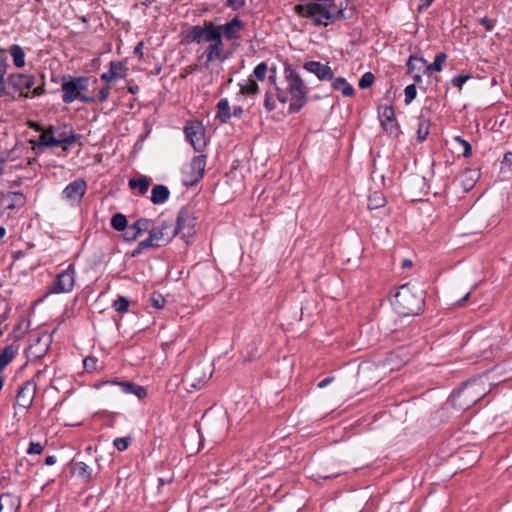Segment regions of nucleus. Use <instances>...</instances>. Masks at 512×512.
Segmentation results:
<instances>
[{"label":"nucleus","mask_w":512,"mask_h":512,"mask_svg":"<svg viewBox=\"0 0 512 512\" xmlns=\"http://www.w3.org/2000/svg\"><path fill=\"white\" fill-rule=\"evenodd\" d=\"M303 68L313 73L320 81L332 80L334 77L331 67L318 61H308L303 65Z\"/></svg>","instance_id":"obj_17"},{"label":"nucleus","mask_w":512,"mask_h":512,"mask_svg":"<svg viewBox=\"0 0 512 512\" xmlns=\"http://www.w3.org/2000/svg\"><path fill=\"white\" fill-rule=\"evenodd\" d=\"M88 86L89 78L86 76H63L61 83L62 101L65 104H70L75 100L82 103L93 102L94 97L85 94Z\"/></svg>","instance_id":"obj_6"},{"label":"nucleus","mask_w":512,"mask_h":512,"mask_svg":"<svg viewBox=\"0 0 512 512\" xmlns=\"http://www.w3.org/2000/svg\"><path fill=\"white\" fill-rule=\"evenodd\" d=\"M0 97H13V92L10 90L5 79H0Z\"/></svg>","instance_id":"obj_51"},{"label":"nucleus","mask_w":512,"mask_h":512,"mask_svg":"<svg viewBox=\"0 0 512 512\" xmlns=\"http://www.w3.org/2000/svg\"><path fill=\"white\" fill-rule=\"evenodd\" d=\"M112 307L115 309V311L123 313L128 310L129 307V301L127 298L123 296H119L117 299L113 301Z\"/></svg>","instance_id":"obj_39"},{"label":"nucleus","mask_w":512,"mask_h":512,"mask_svg":"<svg viewBox=\"0 0 512 512\" xmlns=\"http://www.w3.org/2000/svg\"><path fill=\"white\" fill-rule=\"evenodd\" d=\"M35 84V77L29 74L12 73L7 77L10 90L18 92L20 97H30L29 89Z\"/></svg>","instance_id":"obj_9"},{"label":"nucleus","mask_w":512,"mask_h":512,"mask_svg":"<svg viewBox=\"0 0 512 512\" xmlns=\"http://www.w3.org/2000/svg\"><path fill=\"white\" fill-rule=\"evenodd\" d=\"M374 75L371 72L365 73L359 80V87L361 89L369 88L374 82Z\"/></svg>","instance_id":"obj_45"},{"label":"nucleus","mask_w":512,"mask_h":512,"mask_svg":"<svg viewBox=\"0 0 512 512\" xmlns=\"http://www.w3.org/2000/svg\"><path fill=\"white\" fill-rule=\"evenodd\" d=\"M480 23L485 27L487 31H491L495 26V20H492L488 17L481 18Z\"/></svg>","instance_id":"obj_54"},{"label":"nucleus","mask_w":512,"mask_h":512,"mask_svg":"<svg viewBox=\"0 0 512 512\" xmlns=\"http://www.w3.org/2000/svg\"><path fill=\"white\" fill-rule=\"evenodd\" d=\"M296 13L303 17L311 19L316 26H328L339 18H346L343 9H336L335 5H327L319 2H308L298 4L295 7Z\"/></svg>","instance_id":"obj_3"},{"label":"nucleus","mask_w":512,"mask_h":512,"mask_svg":"<svg viewBox=\"0 0 512 512\" xmlns=\"http://www.w3.org/2000/svg\"><path fill=\"white\" fill-rule=\"evenodd\" d=\"M424 299L423 290L404 284L394 295L392 305L395 311L402 316H415L423 310Z\"/></svg>","instance_id":"obj_4"},{"label":"nucleus","mask_w":512,"mask_h":512,"mask_svg":"<svg viewBox=\"0 0 512 512\" xmlns=\"http://www.w3.org/2000/svg\"><path fill=\"white\" fill-rule=\"evenodd\" d=\"M447 59V55L443 52L441 53H438L435 58H434V61L432 64L430 65H425V69L427 71H436V72H440L442 70V65L443 63L446 61Z\"/></svg>","instance_id":"obj_35"},{"label":"nucleus","mask_w":512,"mask_h":512,"mask_svg":"<svg viewBox=\"0 0 512 512\" xmlns=\"http://www.w3.org/2000/svg\"><path fill=\"white\" fill-rule=\"evenodd\" d=\"M259 92V86L255 80L249 79L246 84H240V94L255 95Z\"/></svg>","instance_id":"obj_36"},{"label":"nucleus","mask_w":512,"mask_h":512,"mask_svg":"<svg viewBox=\"0 0 512 512\" xmlns=\"http://www.w3.org/2000/svg\"><path fill=\"white\" fill-rule=\"evenodd\" d=\"M150 233L159 246L169 243L177 234L172 222L164 221L158 227H151Z\"/></svg>","instance_id":"obj_15"},{"label":"nucleus","mask_w":512,"mask_h":512,"mask_svg":"<svg viewBox=\"0 0 512 512\" xmlns=\"http://www.w3.org/2000/svg\"><path fill=\"white\" fill-rule=\"evenodd\" d=\"M110 90H111V87L109 85H106L100 89V91H99L100 102H104L108 99Z\"/></svg>","instance_id":"obj_53"},{"label":"nucleus","mask_w":512,"mask_h":512,"mask_svg":"<svg viewBox=\"0 0 512 512\" xmlns=\"http://www.w3.org/2000/svg\"><path fill=\"white\" fill-rule=\"evenodd\" d=\"M45 93V85L44 83L36 88L33 89L32 91V97H35V96H40V95H43Z\"/></svg>","instance_id":"obj_58"},{"label":"nucleus","mask_w":512,"mask_h":512,"mask_svg":"<svg viewBox=\"0 0 512 512\" xmlns=\"http://www.w3.org/2000/svg\"><path fill=\"white\" fill-rule=\"evenodd\" d=\"M10 54L13 58V63L17 68H21L25 65V53L19 45H12L10 47Z\"/></svg>","instance_id":"obj_32"},{"label":"nucleus","mask_w":512,"mask_h":512,"mask_svg":"<svg viewBox=\"0 0 512 512\" xmlns=\"http://www.w3.org/2000/svg\"><path fill=\"white\" fill-rule=\"evenodd\" d=\"M469 296H470V292L466 293L459 301H457L455 304L457 306H461L464 304V302H466L468 299H469Z\"/></svg>","instance_id":"obj_62"},{"label":"nucleus","mask_w":512,"mask_h":512,"mask_svg":"<svg viewBox=\"0 0 512 512\" xmlns=\"http://www.w3.org/2000/svg\"><path fill=\"white\" fill-rule=\"evenodd\" d=\"M111 383L117 385L123 393L133 394L139 399H142L147 395L146 389L143 386L138 385L136 383L118 380L112 381Z\"/></svg>","instance_id":"obj_21"},{"label":"nucleus","mask_w":512,"mask_h":512,"mask_svg":"<svg viewBox=\"0 0 512 512\" xmlns=\"http://www.w3.org/2000/svg\"><path fill=\"white\" fill-rule=\"evenodd\" d=\"M264 107L268 112L273 111L276 108L275 99L270 92L265 93Z\"/></svg>","instance_id":"obj_48"},{"label":"nucleus","mask_w":512,"mask_h":512,"mask_svg":"<svg viewBox=\"0 0 512 512\" xmlns=\"http://www.w3.org/2000/svg\"><path fill=\"white\" fill-rule=\"evenodd\" d=\"M73 472L84 482H90L93 478L92 468L82 461L73 464Z\"/></svg>","instance_id":"obj_25"},{"label":"nucleus","mask_w":512,"mask_h":512,"mask_svg":"<svg viewBox=\"0 0 512 512\" xmlns=\"http://www.w3.org/2000/svg\"><path fill=\"white\" fill-rule=\"evenodd\" d=\"M404 93H405V104L408 105L416 98V95H417L416 86L414 84L406 86Z\"/></svg>","instance_id":"obj_44"},{"label":"nucleus","mask_w":512,"mask_h":512,"mask_svg":"<svg viewBox=\"0 0 512 512\" xmlns=\"http://www.w3.org/2000/svg\"><path fill=\"white\" fill-rule=\"evenodd\" d=\"M150 183V178L141 176L138 179H130L128 184L131 189H138L141 195H145L149 189Z\"/></svg>","instance_id":"obj_27"},{"label":"nucleus","mask_w":512,"mask_h":512,"mask_svg":"<svg viewBox=\"0 0 512 512\" xmlns=\"http://www.w3.org/2000/svg\"><path fill=\"white\" fill-rule=\"evenodd\" d=\"M454 141L459 143L463 147V154L462 155L465 158H468V157H470L472 155V147H471V144L467 140L463 139L460 136H455L454 137Z\"/></svg>","instance_id":"obj_41"},{"label":"nucleus","mask_w":512,"mask_h":512,"mask_svg":"<svg viewBox=\"0 0 512 512\" xmlns=\"http://www.w3.org/2000/svg\"><path fill=\"white\" fill-rule=\"evenodd\" d=\"M153 226V221L146 218H141L137 220L135 223L129 226V231L133 232L132 236L129 237L130 240L137 239L140 235H142L144 232L149 231L151 227Z\"/></svg>","instance_id":"obj_23"},{"label":"nucleus","mask_w":512,"mask_h":512,"mask_svg":"<svg viewBox=\"0 0 512 512\" xmlns=\"http://www.w3.org/2000/svg\"><path fill=\"white\" fill-rule=\"evenodd\" d=\"M206 167V156L198 155L192 158L191 162L183 171V183L186 186L196 185L203 177Z\"/></svg>","instance_id":"obj_8"},{"label":"nucleus","mask_w":512,"mask_h":512,"mask_svg":"<svg viewBox=\"0 0 512 512\" xmlns=\"http://www.w3.org/2000/svg\"><path fill=\"white\" fill-rule=\"evenodd\" d=\"M379 118L382 127L392 133L397 127L394 109L391 105H384L379 108Z\"/></svg>","instance_id":"obj_18"},{"label":"nucleus","mask_w":512,"mask_h":512,"mask_svg":"<svg viewBox=\"0 0 512 512\" xmlns=\"http://www.w3.org/2000/svg\"><path fill=\"white\" fill-rule=\"evenodd\" d=\"M87 189V184L83 179H77L69 183L63 190V197L72 204L79 203Z\"/></svg>","instance_id":"obj_16"},{"label":"nucleus","mask_w":512,"mask_h":512,"mask_svg":"<svg viewBox=\"0 0 512 512\" xmlns=\"http://www.w3.org/2000/svg\"><path fill=\"white\" fill-rule=\"evenodd\" d=\"M75 284V269L69 265L67 269L59 273L50 287V293H67L70 292Z\"/></svg>","instance_id":"obj_10"},{"label":"nucleus","mask_w":512,"mask_h":512,"mask_svg":"<svg viewBox=\"0 0 512 512\" xmlns=\"http://www.w3.org/2000/svg\"><path fill=\"white\" fill-rule=\"evenodd\" d=\"M217 117L222 123H227L231 117L229 102L226 98L221 99L217 104Z\"/></svg>","instance_id":"obj_31"},{"label":"nucleus","mask_w":512,"mask_h":512,"mask_svg":"<svg viewBox=\"0 0 512 512\" xmlns=\"http://www.w3.org/2000/svg\"><path fill=\"white\" fill-rule=\"evenodd\" d=\"M153 247H160V246L156 242V240L152 237V234L149 232V237L138 243V246L132 252V256L135 257V256L141 254L144 250L153 248Z\"/></svg>","instance_id":"obj_33"},{"label":"nucleus","mask_w":512,"mask_h":512,"mask_svg":"<svg viewBox=\"0 0 512 512\" xmlns=\"http://www.w3.org/2000/svg\"><path fill=\"white\" fill-rule=\"evenodd\" d=\"M226 5L234 10L240 9L245 5V0H227Z\"/></svg>","instance_id":"obj_55"},{"label":"nucleus","mask_w":512,"mask_h":512,"mask_svg":"<svg viewBox=\"0 0 512 512\" xmlns=\"http://www.w3.org/2000/svg\"><path fill=\"white\" fill-rule=\"evenodd\" d=\"M56 463V457L53 455L47 456L45 459V464L48 466L54 465Z\"/></svg>","instance_id":"obj_61"},{"label":"nucleus","mask_w":512,"mask_h":512,"mask_svg":"<svg viewBox=\"0 0 512 512\" xmlns=\"http://www.w3.org/2000/svg\"><path fill=\"white\" fill-rule=\"evenodd\" d=\"M129 441H130V438H128V437H119V438L114 439L113 445L117 450L124 451L128 448Z\"/></svg>","instance_id":"obj_47"},{"label":"nucleus","mask_w":512,"mask_h":512,"mask_svg":"<svg viewBox=\"0 0 512 512\" xmlns=\"http://www.w3.org/2000/svg\"><path fill=\"white\" fill-rule=\"evenodd\" d=\"M21 501L19 497L11 493H4L0 496V512H17Z\"/></svg>","instance_id":"obj_22"},{"label":"nucleus","mask_w":512,"mask_h":512,"mask_svg":"<svg viewBox=\"0 0 512 512\" xmlns=\"http://www.w3.org/2000/svg\"><path fill=\"white\" fill-rule=\"evenodd\" d=\"M243 114V109L240 106H236L233 108V116L240 118Z\"/></svg>","instance_id":"obj_60"},{"label":"nucleus","mask_w":512,"mask_h":512,"mask_svg":"<svg viewBox=\"0 0 512 512\" xmlns=\"http://www.w3.org/2000/svg\"><path fill=\"white\" fill-rule=\"evenodd\" d=\"M421 63L422 65H426V62L422 58L411 56L407 63V68L409 73H413L416 69V64Z\"/></svg>","instance_id":"obj_49"},{"label":"nucleus","mask_w":512,"mask_h":512,"mask_svg":"<svg viewBox=\"0 0 512 512\" xmlns=\"http://www.w3.org/2000/svg\"><path fill=\"white\" fill-rule=\"evenodd\" d=\"M403 349H399L393 353L390 354L388 361L391 363V369L399 368L402 364H405L408 360L407 359H400L399 362H396V359L400 358V356L403 354Z\"/></svg>","instance_id":"obj_38"},{"label":"nucleus","mask_w":512,"mask_h":512,"mask_svg":"<svg viewBox=\"0 0 512 512\" xmlns=\"http://www.w3.org/2000/svg\"><path fill=\"white\" fill-rule=\"evenodd\" d=\"M111 226L117 231H123L127 228L126 216L121 213H116L111 218Z\"/></svg>","instance_id":"obj_34"},{"label":"nucleus","mask_w":512,"mask_h":512,"mask_svg":"<svg viewBox=\"0 0 512 512\" xmlns=\"http://www.w3.org/2000/svg\"><path fill=\"white\" fill-rule=\"evenodd\" d=\"M213 27L222 35V39L225 38L227 41H234L241 38V32L244 30L245 25L239 17H234L223 25L213 23Z\"/></svg>","instance_id":"obj_12"},{"label":"nucleus","mask_w":512,"mask_h":512,"mask_svg":"<svg viewBox=\"0 0 512 512\" xmlns=\"http://www.w3.org/2000/svg\"><path fill=\"white\" fill-rule=\"evenodd\" d=\"M211 375L212 372H206L204 367L196 365L185 373L183 381L187 386L198 390L206 384Z\"/></svg>","instance_id":"obj_13"},{"label":"nucleus","mask_w":512,"mask_h":512,"mask_svg":"<svg viewBox=\"0 0 512 512\" xmlns=\"http://www.w3.org/2000/svg\"><path fill=\"white\" fill-rule=\"evenodd\" d=\"M127 76L126 66L119 61H112L109 65V70L101 75V79L107 82H113L119 78Z\"/></svg>","instance_id":"obj_19"},{"label":"nucleus","mask_w":512,"mask_h":512,"mask_svg":"<svg viewBox=\"0 0 512 512\" xmlns=\"http://www.w3.org/2000/svg\"><path fill=\"white\" fill-rule=\"evenodd\" d=\"M44 450V444L40 443V442H34V441H31L29 443V447L27 449V454L29 455H39L43 452Z\"/></svg>","instance_id":"obj_46"},{"label":"nucleus","mask_w":512,"mask_h":512,"mask_svg":"<svg viewBox=\"0 0 512 512\" xmlns=\"http://www.w3.org/2000/svg\"><path fill=\"white\" fill-rule=\"evenodd\" d=\"M186 43H207L199 59L204 58V67L209 68L216 61L223 62L227 59L222 35L213 27L212 21H204L202 25L192 26L186 35Z\"/></svg>","instance_id":"obj_1"},{"label":"nucleus","mask_w":512,"mask_h":512,"mask_svg":"<svg viewBox=\"0 0 512 512\" xmlns=\"http://www.w3.org/2000/svg\"><path fill=\"white\" fill-rule=\"evenodd\" d=\"M83 365L86 371L92 372L97 369V359L94 357H86L83 361Z\"/></svg>","instance_id":"obj_50"},{"label":"nucleus","mask_w":512,"mask_h":512,"mask_svg":"<svg viewBox=\"0 0 512 512\" xmlns=\"http://www.w3.org/2000/svg\"><path fill=\"white\" fill-rule=\"evenodd\" d=\"M55 136L56 140L60 141V139H73V144L77 141V139L80 137L78 134H75L72 130L69 132H66L65 130H55Z\"/></svg>","instance_id":"obj_43"},{"label":"nucleus","mask_w":512,"mask_h":512,"mask_svg":"<svg viewBox=\"0 0 512 512\" xmlns=\"http://www.w3.org/2000/svg\"><path fill=\"white\" fill-rule=\"evenodd\" d=\"M39 145L42 146H58L60 144H73V139L56 140L55 129L53 126L48 127L38 138Z\"/></svg>","instance_id":"obj_20"},{"label":"nucleus","mask_w":512,"mask_h":512,"mask_svg":"<svg viewBox=\"0 0 512 512\" xmlns=\"http://www.w3.org/2000/svg\"><path fill=\"white\" fill-rule=\"evenodd\" d=\"M142 47H143V43L142 42L138 43L136 45V47L134 48V53L142 56Z\"/></svg>","instance_id":"obj_63"},{"label":"nucleus","mask_w":512,"mask_h":512,"mask_svg":"<svg viewBox=\"0 0 512 512\" xmlns=\"http://www.w3.org/2000/svg\"><path fill=\"white\" fill-rule=\"evenodd\" d=\"M479 177V174L476 170H472V169H467L463 172V174L461 175V183H462V187L465 191H469L471 190L477 179Z\"/></svg>","instance_id":"obj_26"},{"label":"nucleus","mask_w":512,"mask_h":512,"mask_svg":"<svg viewBox=\"0 0 512 512\" xmlns=\"http://www.w3.org/2000/svg\"><path fill=\"white\" fill-rule=\"evenodd\" d=\"M488 391L487 380L481 376L464 383L451 395V403L455 408L465 410L481 400Z\"/></svg>","instance_id":"obj_5"},{"label":"nucleus","mask_w":512,"mask_h":512,"mask_svg":"<svg viewBox=\"0 0 512 512\" xmlns=\"http://www.w3.org/2000/svg\"><path fill=\"white\" fill-rule=\"evenodd\" d=\"M36 394V383L28 380L24 382L16 395V404L24 409L31 407Z\"/></svg>","instance_id":"obj_14"},{"label":"nucleus","mask_w":512,"mask_h":512,"mask_svg":"<svg viewBox=\"0 0 512 512\" xmlns=\"http://www.w3.org/2000/svg\"><path fill=\"white\" fill-rule=\"evenodd\" d=\"M385 198L380 192H374L368 198L369 209H377L385 205Z\"/></svg>","instance_id":"obj_37"},{"label":"nucleus","mask_w":512,"mask_h":512,"mask_svg":"<svg viewBox=\"0 0 512 512\" xmlns=\"http://www.w3.org/2000/svg\"><path fill=\"white\" fill-rule=\"evenodd\" d=\"M267 71V64L265 62H261L254 68L253 74L258 80L263 81L266 78Z\"/></svg>","instance_id":"obj_42"},{"label":"nucleus","mask_w":512,"mask_h":512,"mask_svg":"<svg viewBox=\"0 0 512 512\" xmlns=\"http://www.w3.org/2000/svg\"><path fill=\"white\" fill-rule=\"evenodd\" d=\"M8 63L5 58L0 57V79H5Z\"/></svg>","instance_id":"obj_56"},{"label":"nucleus","mask_w":512,"mask_h":512,"mask_svg":"<svg viewBox=\"0 0 512 512\" xmlns=\"http://www.w3.org/2000/svg\"><path fill=\"white\" fill-rule=\"evenodd\" d=\"M169 196V189L165 185L158 184L152 188L150 200L153 204H163Z\"/></svg>","instance_id":"obj_24"},{"label":"nucleus","mask_w":512,"mask_h":512,"mask_svg":"<svg viewBox=\"0 0 512 512\" xmlns=\"http://www.w3.org/2000/svg\"><path fill=\"white\" fill-rule=\"evenodd\" d=\"M504 162L508 164H512V153L508 152L504 155Z\"/></svg>","instance_id":"obj_64"},{"label":"nucleus","mask_w":512,"mask_h":512,"mask_svg":"<svg viewBox=\"0 0 512 512\" xmlns=\"http://www.w3.org/2000/svg\"><path fill=\"white\" fill-rule=\"evenodd\" d=\"M150 303L152 307L161 309L164 307L166 300L162 294L154 292L150 297Z\"/></svg>","instance_id":"obj_40"},{"label":"nucleus","mask_w":512,"mask_h":512,"mask_svg":"<svg viewBox=\"0 0 512 512\" xmlns=\"http://www.w3.org/2000/svg\"><path fill=\"white\" fill-rule=\"evenodd\" d=\"M334 380L333 377H327L325 379H323L322 381L319 382L318 384V387L319 388H325L326 386H328L332 381Z\"/></svg>","instance_id":"obj_59"},{"label":"nucleus","mask_w":512,"mask_h":512,"mask_svg":"<svg viewBox=\"0 0 512 512\" xmlns=\"http://www.w3.org/2000/svg\"><path fill=\"white\" fill-rule=\"evenodd\" d=\"M196 216L192 207H183L177 216V224L174 230L177 235H181L183 239L192 236L195 233Z\"/></svg>","instance_id":"obj_7"},{"label":"nucleus","mask_w":512,"mask_h":512,"mask_svg":"<svg viewBox=\"0 0 512 512\" xmlns=\"http://www.w3.org/2000/svg\"><path fill=\"white\" fill-rule=\"evenodd\" d=\"M435 0H419L418 10H427Z\"/></svg>","instance_id":"obj_57"},{"label":"nucleus","mask_w":512,"mask_h":512,"mask_svg":"<svg viewBox=\"0 0 512 512\" xmlns=\"http://www.w3.org/2000/svg\"><path fill=\"white\" fill-rule=\"evenodd\" d=\"M285 87L276 86L277 99L282 103L290 101L289 111L298 112L308 101V87L300 74L288 63L284 64Z\"/></svg>","instance_id":"obj_2"},{"label":"nucleus","mask_w":512,"mask_h":512,"mask_svg":"<svg viewBox=\"0 0 512 512\" xmlns=\"http://www.w3.org/2000/svg\"><path fill=\"white\" fill-rule=\"evenodd\" d=\"M430 131V120L423 115L418 118L417 139L419 142L426 140Z\"/></svg>","instance_id":"obj_30"},{"label":"nucleus","mask_w":512,"mask_h":512,"mask_svg":"<svg viewBox=\"0 0 512 512\" xmlns=\"http://www.w3.org/2000/svg\"><path fill=\"white\" fill-rule=\"evenodd\" d=\"M17 349L13 345L6 346L0 354V372L15 358Z\"/></svg>","instance_id":"obj_28"},{"label":"nucleus","mask_w":512,"mask_h":512,"mask_svg":"<svg viewBox=\"0 0 512 512\" xmlns=\"http://www.w3.org/2000/svg\"><path fill=\"white\" fill-rule=\"evenodd\" d=\"M332 87L335 90L341 91L346 97H350L354 94L353 87L343 77L336 78L332 83Z\"/></svg>","instance_id":"obj_29"},{"label":"nucleus","mask_w":512,"mask_h":512,"mask_svg":"<svg viewBox=\"0 0 512 512\" xmlns=\"http://www.w3.org/2000/svg\"><path fill=\"white\" fill-rule=\"evenodd\" d=\"M186 139L196 151H202L206 145L203 125L198 122H189L184 128Z\"/></svg>","instance_id":"obj_11"},{"label":"nucleus","mask_w":512,"mask_h":512,"mask_svg":"<svg viewBox=\"0 0 512 512\" xmlns=\"http://www.w3.org/2000/svg\"><path fill=\"white\" fill-rule=\"evenodd\" d=\"M470 78V75H457L452 79V84L453 86L461 89L463 84Z\"/></svg>","instance_id":"obj_52"}]
</instances>
